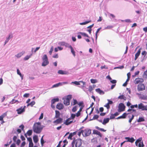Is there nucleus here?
Listing matches in <instances>:
<instances>
[{
    "mask_svg": "<svg viewBox=\"0 0 147 147\" xmlns=\"http://www.w3.org/2000/svg\"><path fill=\"white\" fill-rule=\"evenodd\" d=\"M72 111L74 112L77 111V107L76 106H74L72 109Z\"/></svg>",
    "mask_w": 147,
    "mask_h": 147,
    "instance_id": "nucleus-54",
    "label": "nucleus"
},
{
    "mask_svg": "<svg viewBox=\"0 0 147 147\" xmlns=\"http://www.w3.org/2000/svg\"><path fill=\"white\" fill-rule=\"evenodd\" d=\"M42 59L43 61V62L42 63V66L45 67L49 64V61L47 55H44L42 58Z\"/></svg>",
    "mask_w": 147,
    "mask_h": 147,
    "instance_id": "nucleus-3",
    "label": "nucleus"
},
{
    "mask_svg": "<svg viewBox=\"0 0 147 147\" xmlns=\"http://www.w3.org/2000/svg\"><path fill=\"white\" fill-rule=\"evenodd\" d=\"M76 116L75 114L73 113L71 114V117L70 118L67 119H73Z\"/></svg>",
    "mask_w": 147,
    "mask_h": 147,
    "instance_id": "nucleus-33",
    "label": "nucleus"
},
{
    "mask_svg": "<svg viewBox=\"0 0 147 147\" xmlns=\"http://www.w3.org/2000/svg\"><path fill=\"white\" fill-rule=\"evenodd\" d=\"M24 54L23 53L20 52L17 55H15V56L18 58H19L21 57L22 55Z\"/></svg>",
    "mask_w": 147,
    "mask_h": 147,
    "instance_id": "nucleus-32",
    "label": "nucleus"
},
{
    "mask_svg": "<svg viewBox=\"0 0 147 147\" xmlns=\"http://www.w3.org/2000/svg\"><path fill=\"white\" fill-rule=\"evenodd\" d=\"M139 98L140 99L144 100H147V96L145 95H143L141 94L140 95V96H139Z\"/></svg>",
    "mask_w": 147,
    "mask_h": 147,
    "instance_id": "nucleus-21",
    "label": "nucleus"
},
{
    "mask_svg": "<svg viewBox=\"0 0 147 147\" xmlns=\"http://www.w3.org/2000/svg\"><path fill=\"white\" fill-rule=\"evenodd\" d=\"M70 120H66V121L64 123V124H65L66 125H68L72 122V121H69Z\"/></svg>",
    "mask_w": 147,
    "mask_h": 147,
    "instance_id": "nucleus-34",
    "label": "nucleus"
},
{
    "mask_svg": "<svg viewBox=\"0 0 147 147\" xmlns=\"http://www.w3.org/2000/svg\"><path fill=\"white\" fill-rule=\"evenodd\" d=\"M33 144L32 142H30L29 144V147H33Z\"/></svg>",
    "mask_w": 147,
    "mask_h": 147,
    "instance_id": "nucleus-64",
    "label": "nucleus"
},
{
    "mask_svg": "<svg viewBox=\"0 0 147 147\" xmlns=\"http://www.w3.org/2000/svg\"><path fill=\"white\" fill-rule=\"evenodd\" d=\"M90 82L92 84H95L97 82V80L96 79H91L90 80Z\"/></svg>",
    "mask_w": 147,
    "mask_h": 147,
    "instance_id": "nucleus-46",
    "label": "nucleus"
},
{
    "mask_svg": "<svg viewBox=\"0 0 147 147\" xmlns=\"http://www.w3.org/2000/svg\"><path fill=\"white\" fill-rule=\"evenodd\" d=\"M138 146L139 147H143L144 146V145L143 143V142H139Z\"/></svg>",
    "mask_w": 147,
    "mask_h": 147,
    "instance_id": "nucleus-48",
    "label": "nucleus"
},
{
    "mask_svg": "<svg viewBox=\"0 0 147 147\" xmlns=\"http://www.w3.org/2000/svg\"><path fill=\"white\" fill-rule=\"evenodd\" d=\"M138 107V106L137 104H136L134 105H131L130 106V107L131 109H134V108H137Z\"/></svg>",
    "mask_w": 147,
    "mask_h": 147,
    "instance_id": "nucleus-53",
    "label": "nucleus"
},
{
    "mask_svg": "<svg viewBox=\"0 0 147 147\" xmlns=\"http://www.w3.org/2000/svg\"><path fill=\"white\" fill-rule=\"evenodd\" d=\"M70 49H71V52L73 54V55L74 57H75L76 56L75 52L74 50V49L72 47Z\"/></svg>",
    "mask_w": 147,
    "mask_h": 147,
    "instance_id": "nucleus-39",
    "label": "nucleus"
},
{
    "mask_svg": "<svg viewBox=\"0 0 147 147\" xmlns=\"http://www.w3.org/2000/svg\"><path fill=\"white\" fill-rule=\"evenodd\" d=\"M32 130H29L27 131V134L28 136H30L32 135Z\"/></svg>",
    "mask_w": 147,
    "mask_h": 147,
    "instance_id": "nucleus-44",
    "label": "nucleus"
},
{
    "mask_svg": "<svg viewBox=\"0 0 147 147\" xmlns=\"http://www.w3.org/2000/svg\"><path fill=\"white\" fill-rule=\"evenodd\" d=\"M81 114V112L80 111H78L77 113L75 114L76 116L77 117H78Z\"/></svg>",
    "mask_w": 147,
    "mask_h": 147,
    "instance_id": "nucleus-63",
    "label": "nucleus"
},
{
    "mask_svg": "<svg viewBox=\"0 0 147 147\" xmlns=\"http://www.w3.org/2000/svg\"><path fill=\"white\" fill-rule=\"evenodd\" d=\"M7 115L6 113H4L3 115L0 116V119H3V118Z\"/></svg>",
    "mask_w": 147,
    "mask_h": 147,
    "instance_id": "nucleus-42",
    "label": "nucleus"
},
{
    "mask_svg": "<svg viewBox=\"0 0 147 147\" xmlns=\"http://www.w3.org/2000/svg\"><path fill=\"white\" fill-rule=\"evenodd\" d=\"M113 27V26H108L107 27L105 28V29H110L112 28Z\"/></svg>",
    "mask_w": 147,
    "mask_h": 147,
    "instance_id": "nucleus-60",
    "label": "nucleus"
},
{
    "mask_svg": "<svg viewBox=\"0 0 147 147\" xmlns=\"http://www.w3.org/2000/svg\"><path fill=\"white\" fill-rule=\"evenodd\" d=\"M119 113L118 112H116L114 114H111L109 116V117H108L105 118L103 119H111L114 118L116 119L115 117L118 115Z\"/></svg>",
    "mask_w": 147,
    "mask_h": 147,
    "instance_id": "nucleus-6",
    "label": "nucleus"
},
{
    "mask_svg": "<svg viewBox=\"0 0 147 147\" xmlns=\"http://www.w3.org/2000/svg\"><path fill=\"white\" fill-rule=\"evenodd\" d=\"M65 42H61L59 43L58 44L60 45L65 46Z\"/></svg>",
    "mask_w": 147,
    "mask_h": 147,
    "instance_id": "nucleus-50",
    "label": "nucleus"
},
{
    "mask_svg": "<svg viewBox=\"0 0 147 147\" xmlns=\"http://www.w3.org/2000/svg\"><path fill=\"white\" fill-rule=\"evenodd\" d=\"M96 91L101 95H102L105 94V92L102 90H101L99 88L96 89Z\"/></svg>",
    "mask_w": 147,
    "mask_h": 147,
    "instance_id": "nucleus-20",
    "label": "nucleus"
},
{
    "mask_svg": "<svg viewBox=\"0 0 147 147\" xmlns=\"http://www.w3.org/2000/svg\"><path fill=\"white\" fill-rule=\"evenodd\" d=\"M72 96L71 95H67L66 98V99L70 101V100L72 98Z\"/></svg>",
    "mask_w": 147,
    "mask_h": 147,
    "instance_id": "nucleus-43",
    "label": "nucleus"
},
{
    "mask_svg": "<svg viewBox=\"0 0 147 147\" xmlns=\"http://www.w3.org/2000/svg\"><path fill=\"white\" fill-rule=\"evenodd\" d=\"M62 120H55L53 122V123L55 124V125H57L58 124L60 123L61 122Z\"/></svg>",
    "mask_w": 147,
    "mask_h": 147,
    "instance_id": "nucleus-40",
    "label": "nucleus"
},
{
    "mask_svg": "<svg viewBox=\"0 0 147 147\" xmlns=\"http://www.w3.org/2000/svg\"><path fill=\"white\" fill-rule=\"evenodd\" d=\"M101 27L99 28L97 30L96 32V34H95L96 39H97V37H98L97 33H98L99 32V31L101 29Z\"/></svg>",
    "mask_w": 147,
    "mask_h": 147,
    "instance_id": "nucleus-45",
    "label": "nucleus"
},
{
    "mask_svg": "<svg viewBox=\"0 0 147 147\" xmlns=\"http://www.w3.org/2000/svg\"><path fill=\"white\" fill-rule=\"evenodd\" d=\"M12 34H9L8 36L6 38V40H5V43L4 44V45H5L8 42L9 40L11 38H12Z\"/></svg>",
    "mask_w": 147,
    "mask_h": 147,
    "instance_id": "nucleus-18",
    "label": "nucleus"
},
{
    "mask_svg": "<svg viewBox=\"0 0 147 147\" xmlns=\"http://www.w3.org/2000/svg\"><path fill=\"white\" fill-rule=\"evenodd\" d=\"M95 128L96 129H98V130H99L101 131H106V130H105L104 129H103V128H100L98 126H96L95 127Z\"/></svg>",
    "mask_w": 147,
    "mask_h": 147,
    "instance_id": "nucleus-41",
    "label": "nucleus"
},
{
    "mask_svg": "<svg viewBox=\"0 0 147 147\" xmlns=\"http://www.w3.org/2000/svg\"><path fill=\"white\" fill-rule=\"evenodd\" d=\"M99 117V116L96 115H94L92 119H91V117L90 118V119H97Z\"/></svg>",
    "mask_w": 147,
    "mask_h": 147,
    "instance_id": "nucleus-38",
    "label": "nucleus"
},
{
    "mask_svg": "<svg viewBox=\"0 0 147 147\" xmlns=\"http://www.w3.org/2000/svg\"><path fill=\"white\" fill-rule=\"evenodd\" d=\"M118 98L120 99H123L125 100L126 99V98L125 96H124L123 95H121L119 96Z\"/></svg>",
    "mask_w": 147,
    "mask_h": 147,
    "instance_id": "nucleus-31",
    "label": "nucleus"
},
{
    "mask_svg": "<svg viewBox=\"0 0 147 147\" xmlns=\"http://www.w3.org/2000/svg\"><path fill=\"white\" fill-rule=\"evenodd\" d=\"M110 82L113 84H116L117 82V81L116 80L112 79L110 81Z\"/></svg>",
    "mask_w": 147,
    "mask_h": 147,
    "instance_id": "nucleus-52",
    "label": "nucleus"
},
{
    "mask_svg": "<svg viewBox=\"0 0 147 147\" xmlns=\"http://www.w3.org/2000/svg\"><path fill=\"white\" fill-rule=\"evenodd\" d=\"M60 114V112L59 111H55V117L57 119H57H63L62 118L59 117Z\"/></svg>",
    "mask_w": 147,
    "mask_h": 147,
    "instance_id": "nucleus-15",
    "label": "nucleus"
},
{
    "mask_svg": "<svg viewBox=\"0 0 147 147\" xmlns=\"http://www.w3.org/2000/svg\"><path fill=\"white\" fill-rule=\"evenodd\" d=\"M82 130H81L80 131H79L78 132V135L79 136H80L81 135V134H82Z\"/></svg>",
    "mask_w": 147,
    "mask_h": 147,
    "instance_id": "nucleus-62",
    "label": "nucleus"
},
{
    "mask_svg": "<svg viewBox=\"0 0 147 147\" xmlns=\"http://www.w3.org/2000/svg\"><path fill=\"white\" fill-rule=\"evenodd\" d=\"M124 68V66L123 65H121V66H120L118 67H115L114 68L115 69H122Z\"/></svg>",
    "mask_w": 147,
    "mask_h": 147,
    "instance_id": "nucleus-61",
    "label": "nucleus"
},
{
    "mask_svg": "<svg viewBox=\"0 0 147 147\" xmlns=\"http://www.w3.org/2000/svg\"><path fill=\"white\" fill-rule=\"evenodd\" d=\"M68 84V82H59L58 83L53 85L52 86V88H57L59 86H62L63 84Z\"/></svg>",
    "mask_w": 147,
    "mask_h": 147,
    "instance_id": "nucleus-5",
    "label": "nucleus"
},
{
    "mask_svg": "<svg viewBox=\"0 0 147 147\" xmlns=\"http://www.w3.org/2000/svg\"><path fill=\"white\" fill-rule=\"evenodd\" d=\"M59 101V98H54L51 100V103L52 104H54L56 102Z\"/></svg>",
    "mask_w": 147,
    "mask_h": 147,
    "instance_id": "nucleus-22",
    "label": "nucleus"
},
{
    "mask_svg": "<svg viewBox=\"0 0 147 147\" xmlns=\"http://www.w3.org/2000/svg\"><path fill=\"white\" fill-rule=\"evenodd\" d=\"M82 135L84 137L88 136L91 133V130L89 129H86L82 130Z\"/></svg>",
    "mask_w": 147,
    "mask_h": 147,
    "instance_id": "nucleus-4",
    "label": "nucleus"
},
{
    "mask_svg": "<svg viewBox=\"0 0 147 147\" xmlns=\"http://www.w3.org/2000/svg\"><path fill=\"white\" fill-rule=\"evenodd\" d=\"M35 103V102L34 101H32L30 103H29L28 104L27 106H31V107H32Z\"/></svg>",
    "mask_w": 147,
    "mask_h": 147,
    "instance_id": "nucleus-37",
    "label": "nucleus"
},
{
    "mask_svg": "<svg viewBox=\"0 0 147 147\" xmlns=\"http://www.w3.org/2000/svg\"><path fill=\"white\" fill-rule=\"evenodd\" d=\"M143 81L144 80L143 79L138 78L135 79L134 83L135 84H138L140 82H143Z\"/></svg>",
    "mask_w": 147,
    "mask_h": 147,
    "instance_id": "nucleus-11",
    "label": "nucleus"
},
{
    "mask_svg": "<svg viewBox=\"0 0 147 147\" xmlns=\"http://www.w3.org/2000/svg\"><path fill=\"white\" fill-rule=\"evenodd\" d=\"M119 109L121 111H124L125 108V106L123 103H120L119 105Z\"/></svg>",
    "mask_w": 147,
    "mask_h": 147,
    "instance_id": "nucleus-9",
    "label": "nucleus"
},
{
    "mask_svg": "<svg viewBox=\"0 0 147 147\" xmlns=\"http://www.w3.org/2000/svg\"><path fill=\"white\" fill-rule=\"evenodd\" d=\"M99 121L100 122L102 123L103 125H105L107 123L109 122V120H99Z\"/></svg>",
    "mask_w": 147,
    "mask_h": 147,
    "instance_id": "nucleus-27",
    "label": "nucleus"
},
{
    "mask_svg": "<svg viewBox=\"0 0 147 147\" xmlns=\"http://www.w3.org/2000/svg\"><path fill=\"white\" fill-rule=\"evenodd\" d=\"M44 136H43L41 138V140H40V141H41V144L42 145V146H43V144L44 143V140L43 139V137Z\"/></svg>",
    "mask_w": 147,
    "mask_h": 147,
    "instance_id": "nucleus-56",
    "label": "nucleus"
},
{
    "mask_svg": "<svg viewBox=\"0 0 147 147\" xmlns=\"http://www.w3.org/2000/svg\"><path fill=\"white\" fill-rule=\"evenodd\" d=\"M91 22V20H90L88 21H86L84 22H83L82 23H80V25H84L86 24Z\"/></svg>",
    "mask_w": 147,
    "mask_h": 147,
    "instance_id": "nucleus-30",
    "label": "nucleus"
},
{
    "mask_svg": "<svg viewBox=\"0 0 147 147\" xmlns=\"http://www.w3.org/2000/svg\"><path fill=\"white\" fill-rule=\"evenodd\" d=\"M85 82H84L82 81H79V82H78V84L77 85H81V84H82V85L81 86V88H82L84 87V85L85 84Z\"/></svg>",
    "mask_w": 147,
    "mask_h": 147,
    "instance_id": "nucleus-25",
    "label": "nucleus"
},
{
    "mask_svg": "<svg viewBox=\"0 0 147 147\" xmlns=\"http://www.w3.org/2000/svg\"><path fill=\"white\" fill-rule=\"evenodd\" d=\"M77 104H78V102L77 100L76 99H74L73 105H74Z\"/></svg>",
    "mask_w": 147,
    "mask_h": 147,
    "instance_id": "nucleus-59",
    "label": "nucleus"
},
{
    "mask_svg": "<svg viewBox=\"0 0 147 147\" xmlns=\"http://www.w3.org/2000/svg\"><path fill=\"white\" fill-rule=\"evenodd\" d=\"M127 111L128 112H130V113H135L136 112V110L135 109L131 108V109H129L127 110Z\"/></svg>",
    "mask_w": 147,
    "mask_h": 147,
    "instance_id": "nucleus-29",
    "label": "nucleus"
},
{
    "mask_svg": "<svg viewBox=\"0 0 147 147\" xmlns=\"http://www.w3.org/2000/svg\"><path fill=\"white\" fill-rule=\"evenodd\" d=\"M78 34H81L82 36H83L84 37H86L88 38H89V36H88V35L86 34V33H84V32H79L78 33Z\"/></svg>",
    "mask_w": 147,
    "mask_h": 147,
    "instance_id": "nucleus-24",
    "label": "nucleus"
},
{
    "mask_svg": "<svg viewBox=\"0 0 147 147\" xmlns=\"http://www.w3.org/2000/svg\"><path fill=\"white\" fill-rule=\"evenodd\" d=\"M134 115L133 113H128L127 114V116L128 117L129 119H133L134 117Z\"/></svg>",
    "mask_w": 147,
    "mask_h": 147,
    "instance_id": "nucleus-19",
    "label": "nucleus"
},
{
    "mask_svg": "<svg viewBox=\"0 0 147 147\" xmlns=\"http://www.w3.org/2000/svg\"><path fill=\"white\" fill-rule=\"evenodd\" d=\"M93 134H96L98 135L100 137H101L102 135L101 133L99 131L95 129L93 130Z\"/></svg>",
    "mask_w": 147,
    "mask_h": 147,
    "instance_id": "nucleus-17",
    "label": "nucleus"
},
{
    "mask_svg": "<svg viewBox=\"0 0 147 147\" xmlns=\"http://www.w3.org/2000/svg\"><path fill=\"white\" fill-rule=\"evenodd\" d=\"M122 119H125V117L127 116V113H124L122 115Z\"/></svg>",
    "mask_w": 147,
    "mask_h": 147,
    "instance_id": "nucleus-58",
    "label": "nucleus"
},
{
    "mask_svg": "<svg viewBox=\"0 0 147 147\" xmlns=\"http://www.w3.org/2000/svg\"><path fill=\"white\" fill-rule=\"evenodd\" d=\"M33 140L35 143H36L38 140V138L37 136H35L33 137Z\"/></svg>",
    "mask_w": 147,
    "mask_h": 147,
    "instance_id": "nucleus-26",
    "label": "nucleus"
},
{
    "mask_svg": "<svg viewBox=\"0 0 147 147\" xmlns=\"http://www.w3.org/2000/svg\"><path fill=\"white\" fill-rule=\"evenodd\" d=\"M138 90L139 91H142L145 89L144 85L142 83H139L138 86Z\"/></svg>",
    "mask_w": 147,
    "mask_h": 147,
    "instance_id": "nucleus-7",
    "label": "nucleus"
},
{
    "mask_svg": "<svg viewBox=\"0 0 147 147\" xmlns=\"http://www.w3.org/2000/svg\"><path fill=\"white\" fill-rule=\"evenodd\" d=\"M93 90L92 87L91 86H89L88 90L90 92H91L92 90Z\"/></svg>",
    "mask_w": 147,
    "mask_h": 147,
    "instance_id": "nucleus-57",
    "label": "nucleus"
},
{
    "mask_svg": "<svg viewBox=\"0 0 147 147\" xmlns=\"http://www.w3.org/2000/svg\"><path fill=\"white\" fill-rule=\"evenodd\" d=\"M65 46L66 47H67L71 49L72 47V46L70 45L69 44L65 43Z\"/></svg>",
    "mask_w": 147,
    "mask_h": 147,
    "instance_id": "nucleus-47",
    "label": "nucleus"
},
{
    "mask_svg": "<svg viewBox=\"0 0 147 147\" xmlns=\"http://www.w3.org/2000/svg\"><path fill=\"white\" fill-rule=\"evenodd\" d=\"M16 111L19 114H21L23 112H24V109H22V107L18 108L16 110Z\"/></svg>",
    "mask_w": 147,
    "mask_h": 147,
    "instance_id": "nucleus-14",
    "label": "nucleus"
},
{
    "mask_svg": "<svg viewBox=\"0 0 147 147\" xmlns=\"http://www.w3.org/2000/svg\"><path fill=\"white\" fill-rule=\"evenodd\" d=\"M42 129V127L41 126L40 123L39 122L35 123L33 127L34 132L37 134L40 133Z\"/></svg>",
    "mask_w": 147,
    "mask_h": 147,
    "instance_id": "nucleus-1",
    "label": "nucleus"
},
{
    "mask_svg": "<svg viewBox=\"0 0 147 147\" xmlns=\"http://www.w3.org/2000/svg\"><path fill=\"white\" fill-rule=\"evenodd\" d=\"M142 140L141 138H139L135 142V144L136 146H138V143L141 142V141Z\"/></svg>",
    "mask_w": 147,
    "mask_h": 147,
    "instance_id": "nucleus-35",
    "label": "nucleus"
},
{
    "mask_svg": "<svg viewBox=\"0 0 147 147\" xmlns=\"http://www.w3.org/2000/svg\"><path fill=\"white\" fill-rule=\"evenodd\" d=\"M40 48V47H38L36 48V49L33 51L34 48H32V52L33 53V52L34 53H36L37 51H38Z\"/></svg>",
    "mask_w": 147,
    "mask_h": 147,
    "instance_id": "nucleus-36",
    "label": "nucleus"
},
{
    "mask_svg": "<svg viewBox=\"0 0 147 147\" xmlns=\"http://www.w3.org/2000/svg\"><path fill=\"white\" fill-rule=\"evenodd\" d=\"M63 105L61 103H58L56 105V108L59 110H61L63 108Z\"/></svg>",
    "mask_w": 147,
    "mask_h": 147,
    "instance_id": "nucleus-16",
    "label": "nucleus"
},
{
    "mask_svg": "<svg viewBox=\"0 0 147 147\" xmlns=\"http://www.w3.org/2000/svg\"><path fill=\"white\" fill-rule=\"evenodd\" d=\"M138 108L142 111H147V106H144L143 104L141 103L138 105Z\"/></svg>",
    "mask_w": 147,
    "mask_h": 147,
    "instance_id": "nucleus-8",
    "label": "nucleus"
},
{
    "mask_svg": "<svg viewBox=\"0 0 147 147\" xmlns=\"http://www.w3.org/2000/svg\"><path fill=\"white\" fill-rule=\"evenodd\" d=\"M53 50V47L52 46L51 47V48L50 50V51H49V53L50 55H51L52 52Z\"/></svg>",
    "mask_w": 147,
    "mask_h": 147,
    "instance_id": "nucleus-51",
    "label": "nucleus"
},
{
    "mask_svg": "<svg viewBox=\"0 0 147 147\" xmlns=\"http://www.w3.org/2000/svg\"><path fill=\"white\" fill-rule=\"evenodd\" d=\"M72 147H74L75 145L76 147H80L82 144V140L80 139L74 140L72 142Z\"/></svg>",
    "mask_w": 147,
    "mask_h": 147,
    "instance_id": "nucleus-2",
    "label": "nucleus"
},
{
    "mask_svg": "<svg viewBox=\"0 0 147 147\" xmlns=\"http://www.w3.org/2000/svg\"><path fill=\"white\" fill-rule=\"evenodd\" d=\"M78 105H79L80 107H82V106H84V103L83 102L81 101L80 102L78 103Z\"/></svg>",
    "mask_w": 147,
    "mask_h": 147,
    "instance_id": "nucleus-55",
    "label": "nucleus"
},
{
    "mask_svg": "<svg viewBox=\"0 0 147 147\" xmlns=\"http://www.w3.org/2000/svg\"><path fill=\"white\" fill-rule=\"evenodd\" d=\"M32 53L30 55H26L24 58V60L25 61H26L28 60L32 55Z\"/></svg>",
    "mask_w": 147,
    "mask_h": 147,
    "instance_id": "nucleus-28",
    "label": "nucleus"
},
{
    "mask_svg": "<svg viewBox=\"0 0 147 147\" xmlns=\"http://www.w3.org/2000/svg\"><path fill=\"white\" fill-rule=\"evenodd\" d=\"M17 102H18V103L19 102L17 100H15L14 99H13L11 102L10 103L11 104H13Z\"/></svg>",
    "mask_w": 147,
    "mask_h": 147,
    "instance_id": "nucleus-49",
    "label": "nucleus"
},
{
    "mask_svg": "<svg viewBox=\"0 0 147 147\" xmlns=\"http://www.w3.org/2000/svg\"><path fill=\"white\" fill-rule=\"evenodd\" d=\"M58 73L59 74L61 75H67L69 74V72L68 71L63 70H58Z\"/></svg>",
    "mask_w": 147,
    "mask_h": 147,
    "instance_id": "nucleus-10",
    "label": "nucleus"
},
{
    "mask_svg": "<svg viewBox=\"0 0 147 147\" xmlns=\"http://www.w3.org/2000/svg\"><path fill=\"white\" fill-rule=\"evenodd\" d=\"M141 48H140L137 51V52L136 53L135 55V60H136L137 58H138V57L140 55L141 53Z\"/></svg>",
    "mask_w": 147,
    "mask_h": 147,
    "instance_id": "nucleus-13",
    "label": "nucleus"
},
{
    "mask_svg": "<svg viewBox=\"0 0 147 147\" xmlns=\"http://www.w3.org/2000/svg\"><path fill=\"white\" fill-rule=\"evenodd\" d=\"M125 139L127 140L126 141V142H129L132 143L135 141V140L133 137L130 138L129 137H125Z\"/></svg>",
    "mask_w": 147,
    "mask_h": 147,
    "instance_id": "nucleus-12",
    "label": "nucleus"
},
{
    "mask_svg": "<svg viewBox=\"0 0 147 147\" xmlns=\"http://www.w3.org/2000/svg\"><path fill=\"white\" fill-rule=\"evenodd\" d=\"M64 104L66 106L70 104V101L66 99L64 100L63 101Z\"/></svg>",
    "mask_w": 147,
    "mask_h": 147,
    "instance_id": "nucleus-23",
    "label": "nucleus"
}]
</instances>
